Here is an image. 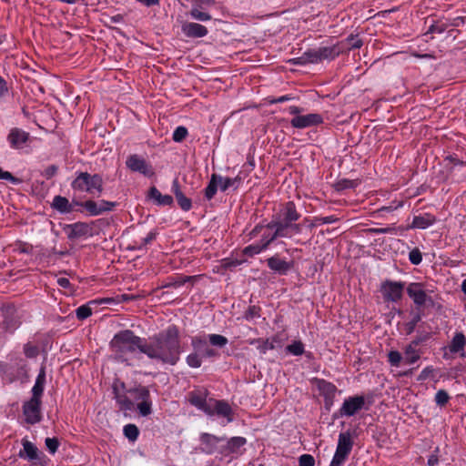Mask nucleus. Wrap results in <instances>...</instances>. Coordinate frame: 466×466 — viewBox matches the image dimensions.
I'll return each instance as SVG.
<instances>
[{"mask_svg":"<svg viewBox=\"0 0 466 466\" xmlns=\"http://www.w3.org/2000/svg\"><path fill=\"white\" fill-rule=\"evenodd\" d=\"M300 215L296 209V206L293 202H288L283 208L280 210L279 218L278 220L294 224L299 218Z\"/></svg>","mask_w":466,"mask_h":466,"instance_id":"nucleus-25","label":"nucleus"},{"mask_svg":"<svg viewBox=\"0 0 466 466\" xmlns=\"http://www.w3.org/2000/svg\"><path fill=\"white\" fill-rule=\"evenodd\" d=\"M111 348L116 357L122 361H128L137 353V350L142 353L145 346V339L136 336L129 329L121 330L116 333L111 342Z\"/></svg>","mask_w":466,"mask_h":466,"instance_id":"nucleus-2","label":"nucleus"},{"mask_svg":"<svg viewBox=\"0 0 466 466\" xmlns=\"http://www.w3.org/2000/svg\"><path fill=\"white\" fill-rule=\"evenodd\" d=\"M420 343V339H415L412 342H410L408 346H406L403 356V361L406 364L411 365L420 360V353L417 349Z\"/></svg>","mask_w":466,"mask_h":466,"instance_id":"nucleus-26","label":"nucleus"},{"mask_svg":"<svg viewBox=\"0 0 466 466\" xmlns=\"http://www.w3.org/2000/svg\"><path fill=\"white\" fill-rule=\"evenodd\" d=\"M228 344V339L219 334H199L192 337L191 346L204 359L218 356L217 350L211 346L223 348Z\"/></svg>","mask_w":466,"mask_h":466,"instance_id":"nucleus-3","label":"nucleus"},{"mask_svg":"<svg viewBox=\"0 0 466 466\" xmlns=\"http://www.w3.org/2000/svg\"><path fill=\"white\" fill-rule=\"evenodd\" d=\"M220 441V439L215 435L209 433H202L200 435V442L202 447V451L206 453H212L218 446V443Z\"/></svg>","mask_w":466,"mask_h":466,"instance_id":"nucleus-28","label":"nucleus"},{"mask_svg":"<svg viewBox=\"0 0 466 466\" xmlns=\"http://www.w3.org/2000/svg\"><path fill=\"white\" fill-rule=\"evenodd\" d=\"M171 189H172V192L174 193L176 198L178 197L179 195L183 194L181 189H180V187H179L177 179H175L173 181Z\"/></svg>","mask_w":466,"mask_h":466,"instance_id":"nucleus-59","label":"nucleus"},{"mask_svg":"<svg viewBox=\"0 0 466 466\" xmlns=\"http://www.w3.org/2000/svg\"><path fill=\"white\" fill-rule=\"evenodd\" d=\"M346 41L350 45V49H357L360 48L363 45V42L361 39L358 38L357 36L350 35L349 36Z\"/></svg>","mask_w":466,"mask_h":466,"instance_id":"nucleus-56","label":"nucleus"},{"mask_svg":"<svg viewBox=\"0 0 466 466\" xmlns=\"http://www.w3.org/2000/svg\"><path fill=\"white\" fill-rule=\"evenodd\" d=\"M338 221V218L335 216L327 217H315L311 219L309 228H316L324 224H332Z\"/></svg>","mask_w":466,"mask_h":466,"instance_id":"nucleus-37","label":"nucleus"},{"mask_svg":"<svg viewBox=\"0 0 466 466\" xmlns=\"http://www.w3.org/2000/svg\"><path fill=\"white\" fill-rule=\"evenodd\" d=\"M46 446L50 453L55 454L59 447V441L56 438H46Z\"/></svg>","mask_w":466,"mask_h":466,"instance_id":"nucleus-50","label":"nucleus"},{"mask_svg":"<svg viewBox=\"0 0 466 466\" xmlns=\"http://www.w3.org/2000/svg\"><path fill=\"white\" fill-rule=\"evenodd\" d=\"M303 111V108L297 106H290L288 108V112L290 115H294V117L290 121L293 127L302 129L316 127L323 123L321 115L317 113L301 115Z\"/></svg>","mask_w":466,"mask_h":466,"instance_id":"nucleus-6","label":"nucleus"},{"mask_svg":"<svg viewBox=\"0 0 466 466\" xmlns=\"http://www.w3.org/2000/svg\"><path fill=\"white\" fill-rule=\"evenodd\" d=\"M157 234V233L156 231H150L147 235V237H145L144 238L141 239L139 248H142L147 246L148 244H150L156 238Z\"/></svg>","mask_w":466,"mask_h":466,"instance_id":"nucleus-57","label":"nucleus"},{"mask_svg":"<svg viewBox=\"0 0 466 466\" xmlns=\"http://www.w3.org/2000/svg\"><path fill=\"white\" fill-rule=\"evenodd\" d=\"M241 182H242V178L240 177V176H237L235 177H224L221 176L220 190L222 192H225L226 190H228L230 187L237 189L239 187Z\"/></svg>","mask_w":466,"mask_h":466,"instance_id":"nucleus-33","label":"nucleus"},{"mask_svg":"<svg viewBox=\"0 0 466 466\" xmlns=\"http://www.w3.org/2000/svg\"><path fill=\"white\" fill-rule=\"evenodd\" d=\"M268 268L276 273L280 275H286L288 271L292 268V263L285 259L273 256L267 259Z\"/></svg>","mask_w":466,"mask_h":466,"instance_id":"nucleus-24","label":"nucleus"},{"mask_svg":"<svg viewBox=\"0 0 466 466\" xmlns=\"http://www.w3.org/2000/svg\"><path fill=\"white\" fill-rule=\"evenodd\" d=\"M151 400L150 398L143 400L142 402H138L137 404V410L142 416H147L151 413Z\"/></svg>","mask_w":466,"mask_h":466,"instance_id":"nucleus-44","label":"nucleus"},{"mask_svg":"<svg viewBox=\"0 0 466 466\" xmlns=\"http://www.w3.org/2000/svg\"><path fill=\"white\" fill-rule=\"evenodd\" d=\"M220 180H221L220 175L216 174V173L211 175L210 180H209L207 187L204 190L205 198L208 200H211L215 197V195L218 191V187L220 188Z\"/></svg>","mask_w":466,"mask_h":466,"instance_id":"nucleus-30","label":"nucleus"},{"mask_svg":"<svg viewBox=\"0 0 466 466\" xmlns=\"http://www.w3.org/2000/svg\"><path fill=\"white\" fill-rule=\"evenodd\" d=\"M353 443V436L350 431L340 432L338 438L336 451L329 466H342L352 451Z\"/></svg>","mask_w":466,"mask_h":466,"instance_id":"nucleus-5","label":"nucleus"},{"mask_svg":"<svg viewBox=\"0 0 466 466\" xmlns=\"http://www.w3.org/2000/svg\"><path fill=\"white\" fill-rule=\"evenodd\" d=\"M450 400V396L444 390H440L436 392L435 402L439 406H444Z\"/></svg>","mask_w":466,"mask_h":466,"instance_id":"nucleus-47","label":"nucleus"},{"mask_svg":"<svg viewBox=\"0 0 466 466\" xmlns=\"http://www.w3.org/2000/svg\"><path fill=\"white\" fill-rule=\"evenodd\" d=\"M41 400L30 399L23 405L25 420L29 424H35L41 420Z\"/></svg>","mask_w":466,"mask_h":466,"instance_id":"nucleus-15","label":"nucleus"},{"mask_svg":"<svg viewBox=\"0 0 466 466\" xmlns=\"http://www.w3.org/2000/svg\"><path fill=\"white\" fill-rule=\"evenodd\" d=\"M126 166L132 172H137L146 177H152L155 176V170L152 165L140 155L133 154L127 157Z\"/></svg>","mask_w":466,"mask_h":466,"instance_id":"nucleus-9","label":"nucleus"},{"mask_svg":"<svg viewBox=\"0 0 466 466\" xmlns=\"http://www.w3.org/2000/svg\"><path fill=\"white\" fill-rule=\"evenodd\" d=\"M409 259L411 264L419 265L422 260V256L418 248L412 249L409 254Z\"/></svg>","mask_w":466,"mask_h":466,"instance_id":"nucleus-54","label":"nucleus"},{"mask_svg":"<svg viewBox=\"0 0 466 466\" xmlns=\"http://www.w3.org/2000/svg\"><path fill=\"white\" fill-rule=\"evenodd\" d=\"M420 320V316L417 315L412 319L410 322L408 323V332L411 333L416 326V324Z\"/></svg>","mask_w":466,"mask_h":466,"instance_id":"nucleus-60","label":"nucleus"},{"mask_svg":"<svg viewBox=\"0 0 466 466\" xmlns=\"http://www.w3.org/2000/svg\"><path fill=\"white\" fill-rule=\"evenodd\" d=\"M365 397L360 395L348 397L344 400L338 412L340 417H352L365 407Z\"/></svg>","mask_w":466,"mask_h":466,"instance_id":"nucleus-10","label":"nucleus"},{"mask_svg":"<svg viewBox=\"0 0 466 466\" xmlns=\"http://www.w3.org/2000/svg\"><path fill=\"white\" fill-rule=\"evenodd\" d=\"M116 400L122 410H128L133 408L132 400H129L126 395L116 393Z\"/></svg>","mask_w":466,"mask_h":466,"instance_id":"nucleus-42","label":"nucleus"},{"mask_svg":"<svg viewBox=\"0 0 466 466\" xmlns=\"http://www.w3.org/2000/svg\"><path fill=\"white\" fill-rule=\"evenodd\" d=\"M46 383V373L44 369H41L39 374L36 377L35 385L32 388V398L33 400H41L42 394L44 392Z\"/></svg>","mask_w":466,"mask_h":466,"instance_id":"nucleus-31","label":"nucleus"},{"mask_svg":"<svg viewBox=\"0 0 466 466\" xmlns=\"http://www.w3.org/2000/svg\"><path fill=\"white\" fill-rule=\"evenodd\" d=\"M246 443V439L243 437H233L228 441V446L232 451H236Z\"/></svg>","mask_w":466,"mask_h":466,"instance_id":"nucleus-52","label":"nucleus"},{"mask_svg":"<svg viewBox=\"0 0 466 466\" xmlns=\"http://www.w3.org/2000/svg\"><path fill=\"white\" fill-rule=\"evenodd\" d=\"M148 197L158 206H170L173 203V198L170 195H162L156 187H150Z\"/></svg>","mask_w":466,"mask_h":466,"instance_id":"nucleus-29","label":"nucleus"},{"mask_svg":"<svg viewBox=\"0 0 466 466\" xmlns=\"http://www.w3.org/2000/svg\"><path fill=\"white\" fill-rule=\"evenodd\" d=\"M407 293L417 306H424L427 302H431V299L427 295L420 283H410L407 288Z\"/></svg>","mask_w":466,"mask_h":466,"instance_id":"nucleus-17","label":"nucleus"},{"mask_svg":"<svg viewBox=\"0 0 466 466\" xmlns=\"http://www.w3.org/2000/svg\"><path fill=\"white\" fill-rule=\"evenodd\" d=\"M208 391L207 389H195L187 394L188 402L198 410L207 413L209 411L210 399H208Z\"/></svg>","mask_w":466,"mask_h":466,"instance_id":"nucleus-11","label":"nucleus"},{"mask_svg":"<svg viewBox=\"0 0 466 466\" xmlns=\"http://www.w3.org/2000/svg\"><path fill=\"white\" fill-rule=\"evenodd\" d=\"M266 249H267V248L265 247V245H263L260 241H258L257 243H253V244L247 246L243 249V253L247 256L253 257L257 254L261 253L262 251H264Z\"/></svg>","mask_w":466,"mask_h":466,"instance_id":"nucleus-36","label":"nucleus"},{"mask_svg":"<svg viewBox=\"0 0 466 466\" xmlns=\"http://www.w3.org/2000/svg\"><path fill=\"white\" fill-rule=\"evenodd\" d=\"M340 52L341 50L337 45L319 47L320 61L333 60L340 54Z\"/></svg>","mask_w":466,"mask_h":466,"instance_id":"nucleus-32","label":"nucleus"},{"mask_svg":"<svg viewBox=\"0 0 466 466\" xmlns=\"http://www.w3.org/2000/svg\"><path fill=\"white\" fill-rule=\"evenodd\" d=\"M181 30L186 36L191 38L204 37L208 32L206 26L193 22H185L181 26Z\"/></svg>","mask_w":466,"mask_h":466,"instance_id":"nucleus-20","label":"nucleus"},{"mask_svg":"<svg viewBox=\"0 0 466 466\" xmlns=\"http://www.w3.org/2000/svg\"><path fill=\"white\" fill-rule=\"evenodd\" d=\"M389 362L391 366L400 367V362L403 360V357L397 350H391L388 354Z\"/></svg>","mask_w":466,"mask_h":466,"instance_id":"nucleus-43","label":"nucleus"},{"mask_svg":"<svg viewBox=\"0 0 466 466\" xmlns=\"http://www.w3.org/2000/svg\"><path fill=\"white\" fill-rule=\"evenodd\" d=\"M187 136V129L185 127H177L173 133V140L181 142Z\"/></svg>","mask_w":466,"mask_h":466,"instance_id":"nucleus-48","label":"nucleus"},{"mask_svg":"<svg viewBox=\"0 0 466 466\" xmlns=\"http://www.w3.org/2000/svg\"><path fill=\"white\" fill-rule=\"evenodd\" d=\"M299 466H314L315 460L314 457L310 454H303L299 458Z\"/></svg>","mask_w":466,"mask_h":466,"instance_id":"nucleus-53","label":"nucleus"},{"mask_svg":"<svg viewBox=\"0 0 466 466\" xmlns=\"http://www.w3.org/2000/svg\"><path fill=\"white\" fill-rule=\"evenodd\" d=\"M91 314H92V309L88 304L82 305L79 308H77L76 310V315L78 319H85L88 318L89 316H91Z\"/></svg>","mask_w":466,"mask_h":466,"instance_id":"nucleus-46","label":"nucleus"},{"mask_svg":"<svg viewBox=\"0 0 466 466\" xmlns=\"http://www.w3.org/2000/svg\"><path fill=\"white\" fill-rule=\"evenodd\" d=\"M24 350H25V354L28 358H33V357H35L37 354V349L35 347H34V346L29 345V344H26L25 346Z\"/></svg>","mask_w":466,"mask_h":466,"instance_id":"nucleus-58","label":"nucleus"},{"mask_svg":"<svg viewBox=\"0 0 466 466\" xmlns=\"http://www.w3.org/2000/svg\"><path fill=\"white\" fill-rule=\"evenodd\" d=\"M202 359L204 358L194 350L187 356L186 362L190 368L198 369L202 364Z\"/></svg>","mask_w":466,"mask_h":466,"instance_id":"nucleus-39","label":"nucleus"},{"mask_svg":"<svg viewBox=\"0 0 466 466\" xmlns=\"http://www.w3.org/2000/svg\"><path fill=\"white\" fill-rule=\"evenodd\" d=\"M71 187L76 191L99 197L103 192V178L98 174L80 172L72 181Z\"/></svg>","mask_w":466,"mask_h":466,"instance_id":"nucleus-4","label":"nucleus"},{"mask_svg":"<svg viewBox=\"0 0 466 466\" xmlns=\"http://www.w3.org/2000/svg\"><path fill=\"white\" fill-rule=\"evenodd\" d=\"M190 15L193 19L198 20V21H209L211 19V15L208 13L202 12L198 10V8H192L190 11Z\"/></svg>","mask_w":466,"mask_h":466,"instance_id":"nucleus-45","label":"nucleus"},{"mask_svg":"<svg viewBox=\"0 0 466 466\" xmlns=\"http://www.w3.org/2000/svg\"><path fill=\"white\" fill-rule=\"evenodd\" d=\"M403 289L402 282L387 280L381 286V292L385 300L396 302L402 298Z\"/></svg>","mask_w":466,"mask_h":466,"instance_id":"nucleus-13","label":"nucleus"},{"mask_svg":"<svg viewBox=\"0 0 466 466\" xmlns=\"http://www.w3.org/2000/svg\"><path fill=\"white\" fill-rule=\"evenodd\" d=\"M274 226H272V221L268 224L263 226V225H257L250 232V237L255 238L258 235H260V242L265 245V247L268 248V247L272 243L276 238V233L274 230Z\"/></svg>","mask_w":466,"mask_h":466,"instance_id":"nucleus-16","label":"nucleus"},{"mask_svg":"<svg viewBox=\"0 0 466 466\" xmlns=\"http://www.w3.org/2000/svg\"><path fill=\"white\" fill-rule=\"evenodd\" d=\"M466 347V337L462 332H455L451 339L448 349L451 354H459L461 357L465 356L464 349Z\"/></svg>","mask_w":466,"mask_h":466,"instance_id":"nucleus-23","label":"nucleus"},{"mask_svg":"<svg viewBox=\"0 0 466 466\" xmlns=\"http://www.w3.org/2000/svg\"><path fill=\"white\" fill-rule=\"evenodd\" d=\"M209 411L206 414L208 416L217 415L227 419V422L233 421V410L225 400H218L210 398Z\"/></svg>","mask_w":466,"mask_h":466,"instance_id":"nucleus-12","label":"nucleus"},{"mask_svg":"<svg viewBox=\"0 0 466 466\" xmlns=\"http://www.w3.org/2000/svg\"><path fill=\"white\" fill-rule=\"evenodd\" d=\"M75 202L77 201L73 200L72 202H69V200L65 197L56 196L52 201V208L62 214H69L74 211H77V208H76L77 206Z\"/></svg>","mask_w":466,"mask_h":466,"instance_id":"nucleus-22","label":"nucleus"},{"mask_svg":"<svg viewBox=\"0 0 466 466\" xmlns=\"http://www.w3.org/2000/svg\"><path fill=\"white\" fill-rule=\"evenodd\" d=\"M8 91L7 84L5 79L0 76V98L4 96Z\"/></svg>","mask_w":466,"mask_h":466,"instance_id":"nucleus-61","label":"nucleus"},{"mask_svg":"<svg viewBox=\"0 0 466 466\" xmlns=\"http://www.w3.org/2000/svg\"><path fill=\"white\" fill-rule=\"evenodd\" d=\"M286 350L293 356H301L304 353V345L299 340H295L286 347Z\"/></svg>","mask_w":466,"mask_h":466,"instance_id":"nucleus-40","label":"nucleus"},{"mask_svg":"<svg viewBox=\"0 0 466 466\" xmlns=\"http://www.w3.org/2000/svg\"><path fill=\"white\" fill-rule=\"evenodd\" d=\"M22 445L23 449L18 452L21 459L28 461L32 466H46V456L33 442L23 439Z\"/></svg>","mask_w":466,"mask_h":466,"instance_id":"nucleus-7","label":"nucleus"},{"mask_svg":"<svg viewBox=\"0 0 466 466\" xmlns=\"http://www.w3.org/2000/svg\"><path fill=\"white\" fill-rule=\"evenodd\" d=\"M76 205L79 208L77 211L86 212L88 216H98L103 214L104 212L111 211L116 205V202L107 201V200H86L84 202H75Z\"/></svg>","mask_w":466,"mask_h":466,"instance_id":"nucleus-8","label":"nucleus"},{"mask_svg":"<svg viewBox=\"0 0 466 466\" xmlns=\"http://www.w3.org/2000/svg\"><path fill=\"white\" fill-rule=\"evenodd\" d=\"M57 172V167L56 166H50L46 169V176L47 177H51L55 176Z\"/></svg>","mask_w":466,"mask_h":466,"instance_id":"nucleus-64","label":"nucleus"},{"mask_svg":"<svg viewBox=\"0 0 466 466\" xmlns=\"http://www.w3.org/2000/svg\"><path fill=\"white\" fill-rule=\"evenodd\" d=\"M29 138V134L20 128L15 127L11 129L7 140L10 146L15 149L22 148Z\"/></svg>","mask_w":466,"mask_h":466,"instance_id":"nucleus-21","label":"nucleus"},{"mask_svg":"<svg viewBox=\"0 0 466 466\" xmlns=\"http://www.w3.org/2000/svg\"><path fill=\"white\" fill-rule=\"evenodd\" d=\"M137 401L142 402L150 398L149 390L144 386H138L127 391Z\"/></svg>","mask_w":466,"mask_h":466,"instance_id":"nucleus-34","label":"nucleus"},{"mask_svg":"<svg viewBox=\"0 0 466 466\" xmlns=\"http://www.w3.org/2000/svg\"><path fill=\"white\" fill-rule=\"evenodd\" d=\"M64 232L69 239H77L92 236V228L86 222H76L66 225Z\"/></svg>","mask_w":466,"mask_h":466,"instance_id":"nucleus-14","label":"nucleus"},{"mask_svg":"<svg viewBox=\"0 0 466 466\" xmlns=\"http://www.w3.org/2000/svg\"><path fill=\"white\" fill-rule=\"evenodd\" d=\"M275 339L272 340L269 339H253L250 341V344H256L257 349L259 350L261 354H265L268 350H273L275 348Z\"/></svg>","mask_w":466,"mask_h":466,"instance_id":"nucleus-35","label":"nucleus"},{"mask_svg":"<svg viewBox=\"0 0 466 466\" xmlns=\"http://www.w3.org/2000/svg\"><path fill=\"white\" fill-rule=\"evenodd\" d=\"M436 222V218L430 213H423L418 216H414L411 228L425 229L432 226Z\"/></svg>","mask_w":466,"mask_h":466,"instance_id":"nucleus-27","label":"nucleus"},{"mask_svg":"<svg viewBox=\"0 0 466 466\" xmlns=\"http://www.w3.org/2000/svg\"><path fill=\"white\" fill-rule=\"evenodd\" d=\"M316 384L319 394L324 397L326 406H331L338 391L337 387L325 380H317Z\"/></svg>","mask_w":466,"mask_h":466,"instance_id":"nucleus-19","label":"nucleus"},{"mask_svg":"<svg viewBox=\"0 0 466 466\" xmlns=\"http://www.w3.org/2000/svg\"><path fill=\"white\" fill-rule=\"evenodd\" d=\"M176 198H177V204L183 210L188 211L191 208V207H192L191 200L188 198H187L184 194L179 195Z\"/></svg>","mask_w":466,"mask_h":466,"instance_id":"nucleus-49","label":"nucleus"},{"mask_svg":"<svg viewBox=\"0 0 466 466\" xmlns=\"http://www.w3.org/2000/svg\"><path fill=\"white\" fill-rule=\"evenodd\" d=\"M57 283L61 288H64V289H68L71 286L69 279L66 278H59L57 279Z\"/></svg>","mask_w":466,"mask_h":466,"instance_id":"nucleus-62","label":"nucleus"},{"mask_svg":"<svg viewBox=\"0 0 466 466\" xmlns=\"http://www.w3.org/2000/svg\"><path fill=\"white\" fill-rule=\"evenodd\" d=\"M0 179L7 180L14 185H17L21 182V180L15 177H14L10 172L5 171L0 167Z\"/></svg>","mask_w":466,"mask_h":466,"instance_id":"nucleus-51","label":"nucleus"},{"mask_svg":"<svg viewBox=\"0 0 466 466\" xmlns=\"http://www.w3.org/2000/svg\"><path fill=\"white\" fill-rule=\"evenodd\" d=\"M272 226H274L277 238H291L293 234H299L301 232V227L299 224L285 223L278 219H273Z\"/></svg>","mask_w":466,"mask_h":466,"instance_id":"nucleus-18","label":"nucleus"},{"mask_svg":"<svg viewBox=\"0 0 466 466\" xmlns=\"http://www.w3.org/2000/svg\"><path fill=\"white\" fill-rule=\"evenodd\" d=\"M445 26L443 25H432L431 27H430V31L431 33H438V34H441L442 33L444 30H445Z\"/></svg>","mask_w":466,"mask_h":466,"instance_id":"nucleus-63","label":"nucleus"},{"mask_svg":"<svg viewBox=\"0 0 466 466\" xmlns=\"http://www.w3.org/2000/svg\"><path fill=\"white\" fill-rule=\"evenodd\" d=\"M299 59L304 60L306 63L311 64L321 62L319 56V48L306 51Z\"/></svg>","mask_w":466,"mask_h":466,"instance_id":"nucleus-38","label":"nucleus"},{"mask_svg":"<svg viewBox=\"0 0 466 466\" xmlns=\"http://www.w3.org/2000/svg\"><path fill=\"white\" fill-rule=\"evenodd\" d=\"M259 310H260L259 308H258L256 306L249 307L248 309L245 313V319L247 320H253L255 319H258L260 316Z\"/></svg>","mask_w":466,"mask_h":466,"instance_id":"nucleus-55","label":"nucleus"},{"mask_svg":"<svg viewBox=\"0 0 466 466\" xmlns=\"http://www.w3.org/2000/svg\"><path fill=\"white\" fill-rule=\"evenodd\" d=\"M139 434V431L135 424H127L124 427V435L131 441H135Z\"/></svg>","mask_w":466,"mask_h":466,"instance_id":"nucleus-41","label":"nucleus"},{"mask_svg":"<svg viewBox=\"0 0 466 466\" xmlns=\"http://www.w3.org/2000/svg\"><path fill=\"white\" fill-rule=\"evenodd\" d=\"M182 352L179 330L170 325L166 329L145 339L142 353L157 363L176 365Z\"/></svg>","mask_w":466,"mask_h":466,"instance_id":"nucleus-1","label":"nucleus"}]
</instances>
